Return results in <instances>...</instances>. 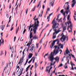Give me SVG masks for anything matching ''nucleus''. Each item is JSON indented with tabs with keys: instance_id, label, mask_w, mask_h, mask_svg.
Segmentation results:
<instances>
[{
	"instance_id": "nucleus-1",
	"label": "nucleus",
	"mask_w": 76,
	"mask_h": 76,
	"mask_svg": "<svg viewBox=\"0 0 76 76\" xmlns=\"http://www.w3.org/2000/svg\"><path fill=\"white\" fill-rule=\"evenodd\" d=\"M64 45H65L64 43L63 44V45H61V44H60L58 45L55 46H54L55 49L53 51V54L56 55L58 54V52L59 51H60L61 52L60 54H61V53H62V50H60V47H61V48H63Z\"/></svg>"
},
{
	"instance_id": "nucleus-2",
	"label": "nucleus",
	"mask_w": 76,
	"mask_h": 76,
	"mask_svg": "<svg viewBox=\"0 0 76 76\" xmlns=\"http://www.w3.org/2000/svg\"><path fill=\"white\" fill-rule=\"evenodd\" d=\"M48 58H49L50 61H51L50 62V66H52L53 65V60L55 59L56 61L58 62L59 61V57L58 56H56L55 58H54V56H53V52H52L50 55H49Z\"/></svg>"
},
{
	"instance_id": "nucleus-3",
	"label": "nucleus",
	"mask_w": 76,
	"mask_h": 76,
	"mask_svg": "<svg viewBox=\"0 0 76 76\" xmlns=\"http://www.w3.org/2000/svg\"><path fill=\"white\" fill-rule=\"evenodd\" d=\"M37 16H35L34 18L33 19L34 20L35 23L34 25V29H37V27H38L39 26V21L38 20V18H37L36 19H35Z\"/></svg>"
},
{
	"instance_id": "nucleus-4",
	"label": "nucleus",
	"mask_w": 76,
	"mask_h": 76,
	"mask_svg": "<svg viewBox=\"0 0 76 76\" xmlns=\"http://www.w3.org/2000/svg\"><path fill=\"white\" fill-rule=\"evenodd\" d=\"M61 36H62V37L60 39L62 42H64V44H66V39L67 37H66V36L64 35L63 33L62 34Z\"/></svg>"
},
{
	"instance_id": "nucleus-5",
	"label": "nucleus",
	"mask_w": 76,
	"mask_h": 76,
	"mask_svg": "<svg viewBox=\"0 0 76 76\" xmlns=\"http://www.w3.org/2000/svg\"><path fill=\"white\" fill-rule=\"evenodd\" d=\"M55 19H56V18L53 20V21H52V24H53L52 26L53 29H54V28H57L58 27V26L59 25L57 23V22L55 21Z\"/></svg>"
},
{
	"instance_id": "nucleus-6",
	"label": "nucleus",
	"mask_w": 76,
	"mask_h": 76,
	"mask_svg": "<svg viewBox=\"0 0 76 76\" xmlns=\"http://www.w3.org/2000/svg\"><path fill=\"white\" fill-rule=\"evenodd\" d=\"M71 55L70 54L69 55V57H66V60H68V61L67 63H66L65 65H64V67L65 69H67L68 67L67 66V64H70V63H69V60H71Z\"/></svg>"
},
{
	"instance_id": "nucleus-7",
	"label": "nucleus",
	"mask_w": 76,
	"mask_h": 76,
	"mask_svg": "<svg viewBox=\"0 0 76 76\" xmlns=\"http://www.w3.org/2000/svg\"><path fill=\"white\" fill-rule=\"evenodd\" d=\"M34 26H35V24H33L31 26H28V31H30V29H31V27H33V31H34V34H36V32H37V30L38 29V27H37V29L34 28Z\"/></svg>"
},
{
	"instance_id": "nucleus-8",
	"label": "nucleus",
	"mask_w": 76,
	"mask_h": 76,
	"mask_svg": "<svg viewBox=\"0 0 76 76\" xmlns=\"http://www.w3.org/2000/svg\"><path fill=\"white\" fill-rule=\"evenodd\" d=\"M57 42V44H59V42H60V41L59 40V39H58L54 40L53 42L52 43V45H50V48H53V46H54V44H55V42Z\"/></svg>"
},
{
	"instance_id": "nucleus-9",
	"label": "nucleus",
	"mask_w": 76,
	"mask_h": 76,
	"mask_svg": "<svg viewBox=\"0 0 76 76\" xmlns=\"http://www.w3.org/2000/svg\"><path fill=\"white\" fill-rule=\"evenodd\" d=\"M54 31H55V32L54 33H53V39H55L56 38V34H57L58 32H61V30H58L57 31V30L56 29H55L54 30Z\"/></svg>"
},
{
	"instance_id": "nucleus-10",
	"label": "nucleus",
	"mask_w": 76,
	"mask_h": 76,
	"mask_svg": "<svg viewBox=\"0 0 76 76\" xmlns=\"http://www.w3.org/2000/svg\"><path fill=\"white\" fill-rule=\"evenodd\" d=\"M35 48L34 44H33L31 46V48L29 50V51H31V53H33L35 52Z\"/></svg>"
},
{
	"instance_id": "nucleus-11",
	"label": "nucleus",
	"mask_w": 76,
	"mask_h": 76,
	"mask_svg": "<svg viewBox=\"0 0 76 76\" xmlns=\"http://www.w3.org/2000/svg\"><path fill=\"white\" fill-rule=\"evenodd\" d=\"M70 15H69L67 18V19L68 20V22L67 23H65V25H66V26H67V25L68 24V25H69L70 23L71 25H72V22L70 21Z\"/></svg>"
},
{
	"instance_id": "nucleus-12",
	"label": "nucleus",
	"mask_w": 76,
	"mask_h": 76,
	"mask_svg": "<svg viewBox=\"0 0 76 76\" xmlns=\"http://www.w3.org/2000/svg\"><path fill=\"white\" fill-rule=\"evenodd\" d=\"M65 4L64 5V7L65 10H66V11L67 12L68 11H69L68 9H69V8L70 7V5H69V2H66ZM66 5H67V6L66 9V8H65V6L66 5Z\"/></svg>"
},
{
	"instance_id": "nucleus-13",
	"label": "nucleus",
	"mask_w": 76,
	"mask_h": 76,
	"mask_svg": "<svg viewBox=\"0 0 76 76\" xmlns=\"http://www.w3.org/2000/svg\"><path fill=\"white\" fill-rule=\"evenodd\" d=\"M72 4H71V6L72 7H74V6L76 4V0H72Z\"/></svg>"
},
{
	"instance_id": "nucleus-14",
	"label": "nucleus",
	"mask_w": 76,
	"mask_h": 76,
	"mask_svg": "<svg viewBox=\"0 0 76 76\" xmlns=\"http://www.w3.org/2000/svg\"><path fill=\"white\" fill-rule=\"evenodd\" d=\"M22 66H20L18 70V71L17 72V75H18V74H19L20 73V72H21V70H22Z\"/></svg>"
},
{
	"instance_id": "nucleus-15",
	"label": "nucleus",
	"mask_w": 76,
	"mask_h": 76,
	"mask_svg": "<svg viewBox=\"0 0 76 76\" xmlns=\"http://www.w3.org/2000/svg\"><path fill=\"white\" fill-rule=\"evenodd\" d=\"M54 1L53 2V0H50V3H49L50 5H51L52 7H53V6H54Z\"/></svg>"
},
{
	"instance_id": "nucleus-16",
	"label": "nucleus",
	"mask_w": 76,
	"mask_h": 76,
	"mask_svg": "<svg viewBox=\"0 0 76 76\" xmlns=\"http://www.w3.org/2000/svg\"><path fill=\"white\" fill-rule=\"evenodd\" d=\"M1 44H2L3 45L4 44V40L2 39V38H1V39H0V46H1Z\"/></svg>"
},
{
	"instance_id": "nucleus-17",
	"label": "nucleus",
	"mask_w": 76,
	"mask_h": 76,
	"mask_svg": "<svg viewBox=\"0 0 76 76\" xmlns=\"http://www.w3.org/2000/svg\"><path fill=\"white\" fill-rule=\"evenodd\" d=\"M66 10H65V11L64 12V10H62L60 11L61 13H62L63 15H64V16H65L66 15Z\"/></svg>"
},
{
	"instance_id": "nucleus-18",
	"label": "nucleus",
	"mask_w": 76,
	"mask_h": 76,
	"mask_svg": "<svg viewBox=\"0 0 76 76\" xmlns=\"http://www.w3.org/2000/svg\"><path fill=\"white\" fill-rule=\"evenodd\" d=\"M66 54H69V56H68L67 57H69V55L70 54L71 55V54L70 53V51L68 50V48H67V49L66 50Z\"/></svg>"
},
{
	"instance_id": "nucleus-19",
	"label": "nucleus",
	"mask_w": 76,
	"mask_h": 76,
	"mask_svg": "<svg viewBox=\"0 0 76 76\" xmlns=\"http://www.w3.org/2000/svg\"><path fill=\"white\" fill-rule=\"evenodd\" d=\"M23 58H21L20 60V62L18 64V65L21 64L23 62Z\"/></svg>"
},
{
	"instance_id": "nucleus-20",
	"label": "nucleus",
	"mask_w": 76,
	"mask_h": 76,
	"mask_svg": "<svg viewBox=\"0 0 76 76\" xmlns=\"http://www.w3.org/2000/svg\"><path fill=\"white\" fill-rule=\"evenodd\" d=\"M61 18L59 19V15H58L57 18L56 19V20H57L58 22H61Z\"/></svg>"
},
{
	"instance_id": "nucleus-21",
	"label": "nucleus",
	"mask_w": 76,
	"mask_h": 76,
	"mask_svg": "<svg viewBox=\"0 0 76 76\" xmlns=\"http://www.w3.org/2000/svg\"><path fill=\"white\" fill-rule=\"evenodd\" d=\"M73 27V25L72 24H70V29H71V30H69V32H72V28Z\"/></svg>"
},
{
	"instance_id": "nucleus-22",
	"label": "nucleus",
	"mask_w": 76,
	"mask_h": 76,
	"mask_svg": "<svg viewBox=\"0 0 76 76\" xmlns=\"http://www.w3.org/2000/svg\"><path fill=\"white\" fill-rule=\"evenodd\" d=\"M33 55V54L32 53H30L28 54V59H29L32 57V56Z\"/></svg>"
},
{
	"instance_id": "nucleus-23",
	"label": "nucleus",
	"mask_w": 76,
	"mask_h": 76,
	"mask_svg": "<svg viewBox=\"0 0 76 76\" xmlns=\"http://www.w3.org/2000/svg\"><path fill=\"white\" fill-rule=\"evenodd\" d=\"M29 46L28 47H26L25 49L24 50V51H26L27 52H28V50H29Z\"/></svg>"
},
{
	"instance_id": "nucleus-24",
	"label": "nucleus",
	"mask_w": 76,
	"mask_h": 76,
	"mask_svg": "<svg viewBox=\"0 0 76 76\" xmlns=\"http://www.w3.org/2000/svg\"><path fill=\"white\" fill-rule=\"evenodd\" d=\"M10 70H6V71L5 72V73H6L7 75L8 74V75H9L10 73Z\"/></svg>"
},
{
	"instance_id": "nucleus-25",
	"label": "nucleus",
	"mask_w": 76,
	"mask_h": 76,
	"mask_svg": "<svg viewBox=\"0 0 76 76\" xmlns=\"http://www.w3.org/2000/svg\"><path fill=\"white\" fill-rule=\"evenodd\" d=\"M5 27V26L4 25H3L2 26H0V27L2 31H3V29H4Z\"/></svg>"
},
{
	"instance_id": "nucleus-26",
	"label": "nucleus",
	"mask_w": 76,
	"mask_h": 76,
	"mask_svg": "<svg viewBox=\"0 0 76 76\" xmlns=\"http://www.w3.org/2000/svg\"><path fill=\"white\" fill-rule=\"evenodd\" d=\"M69 15H70L71 14V12H70V11L69 10V9H68V11L67 12V9L66 10V13L67 15H68V13H69Z\"/></svg>"
},
{
	"instance_id": "nucleus-27",
	"label": "nucleus",
	"mask_w": 76,
	"mask_h": 76,
	"mask_svg": "<svg viewBox=\"0 0 76 76\" xmlns=\"http://www.w3.org/2000/svg\"><path fill=\"white\" fill-rule=\"evenodd\" d=\"M49 68H50V66H47L46 67V72H48L49 70Z\"/></svg>"
},
{
	"instance_id": "nucleus-28",
	"label": "nucleus",
	"mask_w": 76,
	"mask_h": 76,
	"mask_svg": "<svg viewBox=\"0 0 76 76\" xmlns=\"http://www.w3.org/2000/svg\"><path fill=\"white\" fill-rule=\"evenodd\" d=\"M32 37H33V36H32V33L30 32V39H31V38H32Z\"/></svg>"
},
{
	"instance_id": "nucleus-29",
	"label": "nucleus",
	"mask_w": 76,
	"mask_h": 76,
	"mask_svg": "<svg viewBox=\"0 0 76 76\" xmlns=\"http://www.w3.org/2000/svg\"><path fill=\"white\" fill-rule=\"evenodd\" d=\"M37 66H38V65H37V63L36 62L35 65V70L36 72L37 71V70L36 69L37 68Z\"/></svg>"
},
{
	"instance_id": "nucleus-30",
	"label": "nucleus",
	"mask_w": 76,
	"mask_h": 76,
	"mask_svg": "<svg viewBox=\"0 0 76 76\" xmlns=\"http://www.w3.org/2000/svg\"><path fill=\"white\" fill-rule=\"evenodd\" d=\"M31 66V65H29L26 68V72H27V71H28V70H29V67H30Z\"/></svg>"
},
{
	"instance_id": "nucleus-31",
	"label": "nucleus",
	"mask_w": 76,
	"mask_h": 76,
	"mask_svg": "<svg viewBox=\"0 0 76 76\" xmlns=\"http://www.w3.org/2000/svg\"><path fill=\"white\" fill-rule=\"evenodd\" d=\"M38 37L35 36L33 37V39H38Z\"/></svg>"
},
{
	"instance_id": "nucleus-32",
	"label": "nucleus",
	"mask_w": 76,
	"mask_h": 76,
	"mask_svg": "<svg viewBox=\"0 0 76 76\" xmlns=\"http://www.w3.org/2000/svg\"><path fill=\"white\" fill-rule=\"evenodd\" d=\"M53 15V13H51L50 15H49V16H48L47 18V19H50V16H51V15Z\"/></svg>"
},
{
	"instance_id": "nucleus-33",
	"label": "nucleus",
	"mask_w": 76,
	"mask_h": 76,
	"mask_svg": "<svg viewBox=\"0 0 76 76\" xmlns=\"http://www.w3.org/2000/svg\"><path fill=\"white\" fill-rule=\"evenodd\" d=\"M66 28H67V26L64 27V28H63V30L64 31H65V30L66 29Z\"/></svg>"
},
{
	"instance_id": "nucleus-34",
	"label": "nucleus",
	"mask_w": 76,
	"mask_h": 76,
	"mask_svg": "<svg viewBox=\"0 0 76 76\" xmlns=\"http://www.w3.org/2000/svg\"><path fill=\"white\" fill-rule=\"evenodd\" d=\"M31 58H33V63H34V62L35 61V58L34 57H33Z\"/></svg>"
},
{
	"instance_id": "nucleus-35",
	"label": "nucleus",
	"mask_w": 76,
	"mask_h": 76,
	"mask_svg": "<svg viewBox=\"0 0 76 76\" xmlns=\"http://www.w3.org/2000/svg\"><path fill=\"white\" fill-rule=\"evenodd\" d=\"M8 65L7 64L6 66L4 68V70H6V69H7V67H8Z\"/></svg>"
},
{
	"instance_id": "nucleus-36",
	"label": "nucleus",
	"mask_w": 76,
	"mask_h": 76,
	"mask_svg": "<svg viewBox=\"0 0 76 76\" xmlns=\"http://www.w3.org/2000/svg\"><path fill=\"white\" fill-rule=\"evenodd\" d=\"M9 65L10 68V67H12V64H11V62H9Z\"/></svg>"
},
{
	"instance_id": "nucleus-37",
	"label": "nucleus",
	"mask_w": 76,
	"mask_h": 76,
	"mask_svg": "<svg viewBox=\"0 0 76 76\" xmlns=\"http://www.w3.org/2000/svg\"><path fill=\"white\" fill-rule=\"evenodd\" d=\"M11 51H12V53H13V52H14V50H13V47H12V48H11Z\"/></svg>"
},
{
	"instance_id": "nucleus-38",
	"label": "nucleus",
	"mask_w": 76,
	"mask_h": 76,
	"mask_svg": "<svg viewBox=\"0 0 76 76\" xmlns=\"http://www.w3.org/2000/svg\"><path fill=\"white\" fill-rule=\"evenodd\" d=\"M52 68H53V67L51 66V68L48 71V73H49V74H50V70H51L52 69Z\"/></svg>"
},
{
	"instance_id": "nucleus-39",
	"label": "nucleus",
	"mask_w": 76,
	"mask_h": 76,
	"mask_svg": "<svg viewBox=\"0 0 76 76\" xmlns=\"http://www.w3.org/2000/svg\"><path fill=\"white\" fill-rule=\"evenodd\" d=\"M19 30V27H18V28L16 29V34H17V33L18 32V30Z\"/></svg>"
},
{
	"instance_id": "nucleus-40",
	"label": "nucleus",
	"mask_w": 76,
	"mask_h": 76,
	"mask_svg": "<svg viewBox=\"0 0 76 76\" xmlns=\"http://www.w3.org/2000/svg\"><path fill=\"white\" fill-rule=\"evenodd\" d=\"M72 62L71 61V64L72 65V70H74V68H73V65H72Z\"/></svg>"
},
{
	"instance_id": "nucleus-41",
	"label": "nucleus",
	"mask_w": 76,
	"mask_h": 76,
	"mask_svg": "<svg viewBox=\"0 0 76 76\" xmlns=\"http://www.w3.org/2000/svg\"><path fill=\"white\" fill-rule=\"evenodd\" d=\"M24 30L23 31V34H24V33H25V32H26V29H25V28H24Z\"/></svg>"
},
{
	"instance_id": "nucleus-42",
	"label": "nucleus",
	"mask_w": 76,
	"mask_h": 76,
	"mask_svg": "<svg viewBox=\"0 0 76 76\" xmlns=\"http://www.w3.org/2000/svg\"><path fill=\"white\" fill-rule=\"evenodd\" d=\"M62 66H63V64H61L58 66V68L60 67H62Z\"/></svg>"
},
{
	"instance_id": "nucleus-43",
	"label": "nucleus",
	"mask_w": 76,
	"mask_h": 76,
	"mask_svg": "<svg viewBox=\"0 0 76 76\" xmlns=\"http://www.w3.org/2000/svg\"><path fill=\"white\" fill-rule=\"evenodd\" d=\"M33 59V58H31V60L28 62V63L29 64L31 63V62L32 61V60Z\"/></svg>"
},
{
	"instance_id": "nucleus-44",
	"label": "nucleus",
	"mask_w": 76,
	"mask_h": 76,
	"mask_svg": "<svg viewBox=\"0 0 76 76\" xmlns=\"http://www.w3.org/2000/svg\"><path fill=\"white\" fill-rule=\"evenodd\" d=\"M28 8L26 9L25 12H26V14H27V13H28Z\"/></svg>"
},
{
	"instance_id": "nucleus-45",
	"label": "nucleus",
	"mask_w": 76,
	"mask_h": 76,
	"mask_svg": "<svg viewBox=\"0 0 76 76\" xmlns=\"http://www.w3.org/2000/svg\"><path fill=\"white\" fill-rule=\"evenodd\" d=\"M64 19H63V20H64V22L65 21V20H66V16L65 15L64 16Z\"/></svg>"
},
{
	"instance_id": "nucleus-46",
	"label": "nucleus",
	"mask_w": 76,
	"mask_h": 76,
	"mask_svg": "<svg viewBox=\"0 0 76 76\" xmlns=\"http://www.w3.org/2000/svg\"><path fill=\"white\" fill-rule=\"evenodd\" d=\"M71 55L72 56L73 58H75V56H74V55L72 54H71Z\"/></svg>"
},
{
	"instance_id": "nucleus-47",
	"label": "nucleus",
	"mask_w": 76,
	"mask_h": 76,
	"mask_svg": "<svg viewBox=\"0 0 76 76\" xmlns=\"http://www.w3.org/2000/svg\"><path fill=\"white\" fill-rule=\"evenodd\" d=\"M48 55V53L45 54V55L44 56V58H45V56H47Z\"/></svg>"
},
{
	"instance_id": "nucleus-48",
	"label": "nucleus",
	"mask_w": 76,
	"mask_h": 76,
	"mask_svg": "<svg viewBox=\"0 0 76 76\" xmlns=\"http://www.w3.org/2000/svg\"><path fill=\"white\" fill-rule=\"evenodd\" d=\"M4 64V61H3L1 64L2 66H3Z\"/></svg>"
},
{
	"instance_id": "nucleus-49",
	"label": "nucleus",
	"mask_w": 76,
	"mask_h": 76,
	"mask_svg": "<svg viewBox=\"0 0 76 76\" xmlns=\"http://www.w3.org/2000/svg\"><path fill=\"white\" fill-rule=\"evenodd\" d=\"M35 8H34L32 10V12H34L35 11Z\"/></svg>"
},
{
	"instance_id": "nucleus-50",
	"label": "nucleus",
	"mask_w": 76,
	"mask_h": 76,
	"mask_svg": "<svg viewBox=\"0 0 76 76\" xmlns=\"http://www.w3.org/2000/svg\"><path fill=\"white\" fill-rule=\"evenodd\" d=\"M3 54V51H1L0 53V56Z\"/></svg>"
},
{
	"instance_id": "nucleus-51",
	"label": "nucleus",
	"mask_w": 76,
	"mask_h": 76,
	"mask_svg": "<svg viewBox=\"0 0 76 76\" xmlns=\"http://www.w3.org/2000/svg\"><path fill=\"white\" fill-rule=\"evenodd\" d=\"M13 27H12V26H11V28L10 29L11 31H12V30H13Z\"/></svg>"
},
{
	"instance_id": "nucleus-52",
	"label": "nucleus",
	"mask_w": 76,
	"mask_h": 76,
	"mask_svg": "<svg viewBox=\"0 0 76 76\" xmlns=\"http://www.w3.org/2000/svg\"><path fill=\"white\" fill-rule=\"evenodd\" d=\"M12 18V16H10V18H9L10 20H9L8 23H9V22H10V20H11V19H10V18Z\"/></svg>"
},
{
	"instance_id": "nucleus-53",
	"label": "nucleus",
	"mask_w": 76,
	"mask_h": 76,
	"mask_svg": "<svg viewBox=\"0 0 76 76\" xmlns=\"http://www.w3.org/2000/svg\"><path fill=\"white\" fill-rule=\"evenodd\" d=\"M29 43L27 45H26V47H29Z\"/></svg>"
},
{
	"instance_id": "nucleus-54",
	"label": "nucleus",
	"mask_w": 76,
	"mask_h": 76,
	"mask_svg": "<svg viewBox=\"0 0 76 76\" xmlns=\"http://www.w3.org/2000/svg\"><path fill=\"white\" fill-rule=\"evenodd\" d=\"M48 11L49 12H50V8H49L48 9L47 12H46V13H47V12H48Z\"/></svg>"
},
{
	"instance_id": "nucleus-55",
	"label": "nucleus",
	"mask_w": 76,
	"mask_h": 76,
	"mask_svg": "<svg viewBox=\"0 0 76 76\" xmlns=\"http://www.w3.org/2000/svg\"><path fill=\"white\" fill-rule=\"evenodd\" d=\"M39 45V44L37 43L36 45V47L37 48H38V45Z\"/></svg>"
},
{
	"instance_id": "nucleus-56",
	"label": "nucleus",
	"mask_w": 76,
	"mask_h": 76,
	"mask_svg": "<svg viewBox=\"0 0 76 76\" xmlns=\"http://www.w3.org/2000/svg\"><path fill=\"white\" fill-rule=\"evenodd\" d=\"M32 67H33V65H32V66L30 68V69L31 70H32Z\"/></svg>"
},
{
	"instance_id": "nucleus-57",
	"label": "nucleus",
	"mask_w": 76,
	"mask_h": 76,
	"mask_svg": "<svg viewBox=\"0 0 76 76\" xmlns=\"http://www.w3.org/2000/svg\"><path fill=\"white\" fill-rule=\"evenodd\" d=\"M74 19L75 20H76V17H75V16H74Z\"/></svg>"
},
{
	"instance_id": "nucleus-58",
	"label": "nucleus",
	"mask_w": 76,
	"mask_h": 76,
	"mask_svg": "<svg viewBox=\"0 0 76 76\" xmlns=\"http://www.w3.org/2000/svg\"><path fill=\"white\" fill-rule=\"evenodd\" d=\"M39 6H40V4H38L37 5V7H39Z\"/></svg>"
},
{
	"instance_id": "nucleus-59",
	"label": "nucleus",
	"mask_w": 76,
	"mask_h": 76,
	"mask_svg": "<svg viewBox=\"0 0 76 76\" xmlns=\"http://www.w3.org/2000/svg\"><path fill=\"white\" fill-rule=\"evenodd\" d=\"M28 59H27L26 61V63H28Z\"/></svg>"
},
{
	"instance_id": "nucleus-60",
	"label": "nucleus",
	"mask_w": 76,
	"mask_h": 76,
	"mask_svg": "<svg viewBox=\"0 0 76 76\" xmlns=\"http://www.w3.org/2000/svg\"><path fill=\"white\" fill-rule=\"evenodd\" d=\"M56 61H55L54 62V63H53V64H52V65L53 66H54V64H55V63H56Z\"/></svg>"
},
{
	"instance_id": "nucleus-61",
	"label": "nucleus",
	"mask_w": 76,
	"mask_h": 76,
	"mask_svg": "<svg viewBox=\"0 0 76 76\" xmlns=\"http://www.w3.org/2000/svg\"><path fill=\"white\" fill-rule=\"evenodd\" d=\"M59 9H60V7L58 8V9L57 10V12H58V10H59Z\"/></svg>"
},
{
	"instance_id": "nucleus-62",
	"label": "nucleus",
	"mask_w": 76,
	"mask_h": 76,
	"mask_svg": "<svg viewBox=\"0 0 76 76\" xmlns=\"http://www.w3.org/2000/svg\"><path fill=\"white\" fill-rule=\"evenodd\" d=\"M45 7V6H44V5H43L42 8L44 9Z\"/></svg>"
},
{
	"instance_id": "nucleus-63",
	"label": "nucleus",
	"mask_w": 76,
	"mask_h": 76,
	"mask_svg": "<svg viewBox=\"0 0 76 76\" xmlns=\"http://www.w3.org/2000/svg\"><path fill=\"white\" fill-rule=\"evenodd\" d=\"M69 28H70V26H68V28H67L68 30H69Z\"/></svg>"
},
{
	"instance_id": "nucleus-64",
	"label": "nucleus",
	"mask_w": 76,
	"mask_h": 76,
	"mask_svg": "<svg viewBox=\"0 0 76 76\" xmlns=\"http://www.w3.org/2000/svg\"><path fill=\"white\" fill-rule=\"evenodd\" d=\"M15 39H16V37H14V42H15Z\"/></svg>"
}]
</instances>
